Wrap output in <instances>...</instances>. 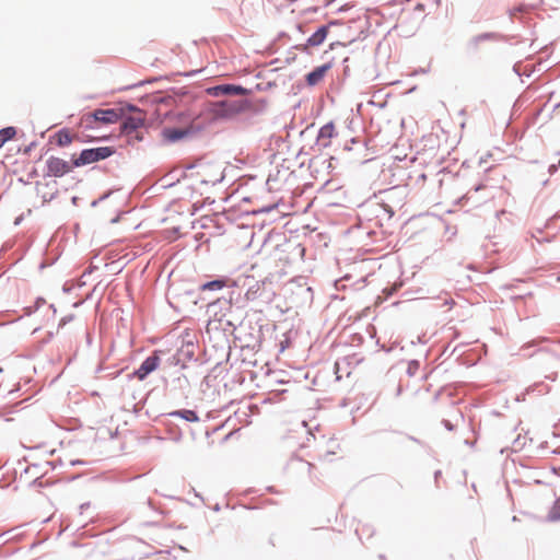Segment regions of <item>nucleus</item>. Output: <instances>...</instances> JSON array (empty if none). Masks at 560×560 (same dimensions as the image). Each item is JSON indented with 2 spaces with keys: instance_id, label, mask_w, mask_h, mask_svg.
Masks as SVG:
<instances>
[{
  "instance_id": "f257e3e1",
  "label": "nucleus",
  "mask_w": 560,
  "mask_h": 560,
  "mask_svg": "<svg viewBox=\"0 0 560 560\" xmlns=\"http://www.w3.org/2000/svg\"><path fill=\"white\" fill-rule=\"evenodd\" d=\"M121 118V109H96L93 113L83 115L80 120V126L84 129V131H89L100 126L116 124L120 121Z\"/></svg>"
},
{
  "instance_id": "f03ea898",
  "label": "nucleus",
  "mask_w": 560,
  "mask_h": 560,
  "mask_svg": "<svg viewBox=\"0 0 560 560\" xmlns=\"http://www.w3.org/2000/svg\"><path fill=\"white\" fill-rule=\"evenodd\" d=\"M249 108L250 103L247 100H224L212 103L210 112L215 118L230 119Z\"/></svg>"
},
{
  "instance_id": "7ed1b4c3",
  "label": "nucleus",
  "mask_w": 560,
  "mask_h": 560,
  "mask_svg": "<svg viewBox=\"0 0 560 560\" xmlns=\"http://www.w3.org/2000/svg\"><path fill=\"white\" fill-rule=\"evenodd\" d=\"M121 120V132L126 136H131L132 133H136L135 138L137 140H140L141 137L138 133V129L142 128L144 120H145V114L140 109H131V114L129 116H126L120 119Z\"/></svg>"
},
{
  "instance_id": "20e7f679",
  "label": "nucleus",
  "mask_w": 560,
  "mask_h": 560,
  "mask_svg": "<svg viewBox=\"0 0 560 560\" xmlns=\"http://www.w3.org/2000/svg\"><path fill=\"white\" fill-rule=\"evenodd\" d=\"M112 153L113 151L108 147L85 149L80 153V155L77 159L73 160V166L79 167L104 160L110 156Z\"/></svg>"
},
{
  "instance_id": "39448f33",
  "label": "nucleus",
  "mask_w": 560,
  "mask_h": 560,
  "mask_svg": "<svg viewBox=\"0 0 560 560\" xmlns=\"http://www.w3.org/2000/svg\"><path fill=\"white\" fill-rule=\"evenodd\" d=\"M72 167H74L73 163L70 164L69 162L60 158L50 156L47 160V173L50 176L61 177L65 174L69 173L72 170Z\"/></svg>"
},
{
  "instance_id": "423d86ee",
  "label": "nucleus",
  "mask_w": 560,
  "mask_h": 560,
  "mask_svg": "<svg viewBox=\"0 0 560 560\" xmlns=\"http://www.w3.org/2000/svg\"><path fill=\"white\" fill-rule=\"evenodd\" d=\"M208 93L213 96H221V95H244L247 93V90L244 89L241 85H234V84H222L217 85L213 88H210L208 90Z\"/></svg>"
},
{
  "instance_id": "0eeeda50",
  "label": "nucleus",
  "mask_w": 560,
  "mask_h": 560,
  "mask_svg": "<svg viewBox=\"0 0 560 560\" xmlns=\"http://www.w3.org/2000/svg\"><path fill=\"white\" fill-rule=\"evenodd\" d=\"M160 363V358L155 354L148 357L140 368L136 371V375L139 380L145 378L151 372H153Z\"/></svg>"
},
{
  "instance_id": "6e6552de",
  "label": "nucleus",
  "mask_w": 560,
  "mask_h": 560,
  "mask_svg": "<svg viewBox=\"0 0 560 560\" xmlns=\"http://www.w3.org/2000/svg\"><path fill=\"white\" fill-rule=\"evenodd\" d=\"M329 65H323L320 67L315 68L312 72L306 75V82L308 85L318 84L325 77L326 72L329 70Z\"/></svg>"
},
{
  "instance_id": "1a4fd4ad",
  "label": "nucleus",
  "mask_w": 560,
  "mask_h": 560,
  "mask_svg": "<svg viewBox=\"0 0 560 560\" xmlns=\"http://www.w3.org/2000/svg\"><path fill=\"white\" fill-rule=\"evenodd\" d=\"M328 35V26L319 27L308 39L306 46L316 47L324 43Z\"/></svg>"
},
{
  "instance_id": "9d476101",
  "label": "nucleus",
  "mask_w": 560,
  "mask_h": 560,
  "mask_svg": "<svg viewBox=\"0 0 560 560\" xmlns=\"http://www.w3.org/2000/svg\"><path fill=\"white\" fill-rule=\"evenodd\" d=\"M188 133L187 130L180 128H164L163 137L168 141H177Z\"/></svg>"
},
{
  "instance_id": "9b49d317",
  "label": "nucleus",
  "mask_w": 560,
  "mask_h": 560,
  "mask_svg": "<svg viewBox=\"0 0 560 560\" xmlns=\"http://www.w3.org/2000/svg\"><path fill=\"white\" fill-rule=\"evenodd\" d=\"M334 135H335V126L332 122H328L319 129L318 138L320 140H324V139L328 140V142L325 143V145H327L329 143V140L334 137Z\"/></svg>"
},
{
  "instance_id": "f8f14e48",
  "label": "nucleus",
  "mask_w": 560,
  "mask_h": 560,
  "mask_svg": "<svg viewBox=\"0 0 560 560\" xmlns=\"http://www.w3.org/2000/svg\"><path fill=\"white\" fill-rule=\"evenodd\" d=\"M57 144L59 147H67L72 143L73 136L68 129H62L57 133Z\"/></svg>"
},
{
  "instance_id": "ddd939ff",
  "label": "nucleus",
  "mask_w": 560,
  "mask_h": 560,
  "mask_svg": "<svg viewBox=\"0 0 560 560\" xmlns=\"http://www.w3.org/2000/svg\"><path fill=\"white\" fill-rule=\"evenodd\" d=\"M16 136V129L14 127H5L0 130V148H2L8 141L12 140Z\"/></svg>"
},
{
  "instance_id": "4468645a",
  "label": "nucleus",
  "mask_w": 560,
  "mask_h": 560,
  "mask_svg": "<svg viewBox=\"0 0 560 560\" xmlns=\"http://www.w3.org/2000/svg\"><path fill=\"white\" fill-rule=\"evenodd\" d=\"M172 415L183 418L189 422H196L199 420L198 415L194 410L183 409V410H177V411L173 412Z\"/></svg>"
},
{
  "instance_id": "2eb2a0df",
  "label": "nucleus",
  "mask_w": 560,
  "mask_h": 560,
  "mask_svg": "<svg viewBox=\"0 0 560 560\" xmlns=\"http://www.w3.org/2000/svg\"><path fill=\"white\" fill-rule=\"evenodd\" d=\"M225 282L223 280H213L201 285V290H221L224 288Z\"/></svg>"
},
{
  "instance_id": "dca6fc26",
  "label": "nucleus",
  "mask_w": 560,
  "mask_h": 560,
  "mask_svg": "<svg viewBox=\"0 0 560 560\" xmlns=\"http://www.w3.org/2000/svg\"><path fill=\"white\" fill-rule=\"evenodd\" d=\"M548 520L551 522L560 521V501H557L550 509Z\"/></svg>"
},
{
  "instance_id": "f3484780",
  "label": "nucleus",
  "mask_w": 560,
  "mask_h": 560,
  "mask_svg": "<svg viewBox=\"0 0 560 560\" xmlns=\"http://www.w3.org/2000/svg\"><path fill=\"white\" fill-rule=\"evenodd\" d=\"M302 470H304L308 476L313 475V470L315 468L313 463L310 462H300Z\"/></svg>"
},
{
  "instance_id": "a211bd4d",
  "label": "nucleus",
  "mask_w": 560,
  "mask_h": 560,
  "mask_svg": "<svg viewBox=\"0 0 560 560\" xmlns=\"http://www.w3.org/2000/svg\"><path fill=\"white\" fill-rule=\"evenodd\" d=\"M378 206L387 214L389 219L394 215L395 212L393 208L385 201L380 202Z\"/></svg>"
},
{
  "instance_id": "6ab92c4d",
  "label": "nucleus",
  "mask_w": 560,
  "mask_h": 560,
  "mask_svg": "<svg viewBox=\"0 0 560 560\" xmlns=\"http://www.w3.org/2000/svg\"><path fill=\"white\" fill-rule=\"evenodd\" d=\"M200 175H202V174L200 173ZM201 177H202V182H206V183H214V182H217V180L219 179V174H214V175H213L212 177H210V178H207V177H205V176H201Z\"/></svg>"
},
{
  "instance_id": "aec40b11",
  "label": "nucleus",
  "mask_w": 560,
  "mask_h": 560,
  "mask_svg": "<svg viewBox=\"0 0 560 560\" xmlns=\"http://www.w3.org/2000/svg\"><path fill=\"white\" fill-rule=\"evenodd\" d=\"M493 35L492 34H483V35H479L478 37H476L477 40L479 39H486V38H492Z\"/></svg>"
},
{
  "instance_id": "412c9836",
  "label": "nucleus",
  "mask_w": 560,
  "mask_h": 560,
  "mask_svg": "<svg viewBox=\"0 0 560 560\" xmlns=\"http://www.w3.org/2000/svg\"><path fill=\"white\" fill-rule=\"evenodd\" d=\"M88 137H90L92 139L96 138L93 133H88Z\"/></svg>"
}]
</instances>
